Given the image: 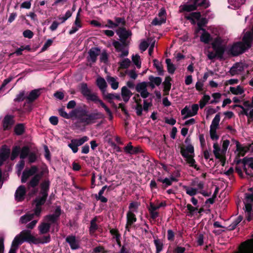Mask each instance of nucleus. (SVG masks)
<instances>
[{
    "label": "nucleus",
    "mask_w": 253,
    "mask_h": 253,
    "mask_svg": "<svg viewBox=\"0 0 253 253\" xmlns=\"http://www.w3.org/2000/svg\"><path fill=\"white\" fill-rule=\"evenodd\" d=\"M50 241V236L49 235L35 238L31 235L30 230H24L15 237L12 241L11 248L17 250L18 246L24 241L45 244L49 243Z\"/></svg>",
    "instance_id": "1"
},
{
    "label": "nucleus",
    "mask_w": 253,
    "mask_h": 253,
    "mask_svg": "<svg viewBox=\"0 0 253 253\" xmlns=\"http://www.w3.org/2000/svg\"><path fill=\"white\" fill-rule=\"evenodd\" d=\"M49 182L48 180H45L41 184V190L40 195L35 200L36 209L35 213L39 215L41 211V206L42 205L46 199L48 195V191L49 189Z\"/></svg>",
    "instance_id": "2"
},
{
    "label": "nucleus",
    "mask_w": 253,
    "mask_h": 253,
    "mask_svg": "<svg viewBox=\"0 0 253 253\" xmlns=\"http://www.w3.org/2000/svg\"><path fill=\"white\" fill-rule=\"evenodd\" d=\"M180 153L182 156L184 158L185 161L189 166L194 168L196 169H198L196 164V162L193 159L194 158V147L192 145L187 146L186 148H181Z\"/></svg>",
    "instance_id": "3"
},
{
    "label": "nucleus",
    "mask_w": 253,
    "mask_h": 253,
    "mask_svg": "<svg viewBox=\"0 0 253 253\" xmlns=\"http://www.w3.org/2000/svg\"><path fill=\"white\" fill-rule=\"evenodd\" d=\"M212 46L215 52H209L207 55L209 59H213L216 56L221 57L224 53L225 47L221 43L220 38H216L212 43Z\"/></svg>",
    "instance_id": "4"
},
{
    "label": "nucleus",
    "mask_w": 253,
    "mask_h": 253,
    "mask_svg": "<svg viewBox=\"0 0 253 253\" xmlns=\"http://www.w3.org/2000/svg\"><path fill=\"white\" fill-rule=\"evenodd\" d=\"M193 4H187L181 5L179 7V12H189L195 10L198 6L207 8L209 6L208 0H191Z\"/></svg>",
    "instance_id": "5"
},
{
    "label": "nucleus",
    "mask_w": 253,
    "mask_h": 253,
    "mask_svg": "<svg viewBox=\"0 0 253 253\" xmlns=\"http://www.w3.org/2000/svg\"><path fill=\"white\" fill-rule=\"evenodd\" d=\"M103 118V115L101 113L96 112L90 114H87L86 112H83L82 115L79 117L81 123L85 125H89L94 123L95 121Z\"/></svg>",
    "instance_id": "6"
},
{
    "label": "nucleus",
    "mask_w": 253,
    "mask_h": 253,
    "mask_svg": "<svg viewBox=\"0 0 253 253\" xmlns=\"http://www.w3.org/2000/svg\"><path fill=\"white\" fill-rule=\"evenodd\" d=\"M236 106L242 109V114L245 115L248 118H253V97H252V102L249 101H246L243 102V105H238Z\"/></svg>",
    "instance_id": "7"
},
{
    "label": "nucleus",
    "mask_w": 253,
    "mask_h": 253,
    "mask_svg": "<svg viewBox=\"0 0 253 253\" xmlns=\"http://www.w3.org/2000/svg\"><path fill=\"white\" fill-rule=\"evenodd\" d=\"M199 109V106L197 104L192 106H186L181 111L182 115L184 116L183 119H186L196 115Z\"/></svg>",
    "instance_id": "8"
},
{
    "label": "nucleus",
    "mask_w": 253,
    "mask_h": 253,
    "mask_svg": "<svg viewBox=\"0 0 253 253\" xmlns=\"http://www.w3.org/2000/svg\"><path fill=\"white\" fill-rule=\"evenodd\" d=\"M81 91L82 94L88 100L95 101L98 96L87 87L86 84H82L81 85Z\"/></svg>",
    "instance_id": "9"
},
{
    "label": "nucleus",
    "mask_w": 253,
    "mask_h": 253,
    "mask_svg": "<svg viewBox=\"0 0 253 253\" xmlns=\"http://www.w3.org/2000/svg\"><path fill=\"white\" fill-rule=\"evenodd\" d=\"M113 45L115 48L116 51L121 52V53L119 55V57L122 58L128 55V50L126 47L125 42L121 43L118 41H114Z\"/></svg>",
    "instance_id": "10"
},
{
    "label": "nucleus",
    "mask_w": 253,
    "mask_h": 253,
    "mask_svg": "<svg viewBox=\"0 0 253 253\" xmlns=\"http://www.w3.org/2000/svg\"><path fill=\"white\" fill-rule=\"evenodd\" d=\"M147 83L143 82L137 84L135 89L136 90L140 93V96L144 99H146L149 97L150 93L148 91Z\"/></svg>",
    "instance_id": "11"
},
{
    "label": "nucleus",
    "mask_w": 253,
    "mask_h": 253,
    "mask_svg": "<svg viewBox=\"0 0 253 253\" xmlns=\"http://www.w3.org/2000/svg\"><path fill=\"white\" fill-rule=\"evenodd\" d=\"M213 153L216 158L220 159L222 163L225 161V155L226 153L222 149H221L217 143H214L213 145ZM224 164H222L223 165Z\"/></svg>",
    "instance_id": "12"
},
{
    "label": "nucleus",
    "mask_w": 253,
    "mask_h": 253,
    "mask_svg": "<svg viewBox=\"0 0 253 253\" xmlns=\"http://www.w3.org/2000/svg\"><path fill=\"white\" fill-rule=\"evenodd\" d=\"M116 33L120 38L123 42H125L126 40L132 35L130 31L127 30L125 28H119L116 30Z\"/></svg>",
    "instance_id": "13"
},
{
    "label": "nucleus",
    "mask_w": 253,
    "mask_h": 253,
    "mask_svg": "<svg viewBox=\"0 0 253 253\" xmlns=\"http://www.w3.org/2000/svg\"><path fill=\"white\" fill-rule=\"evenodd\" d=\"M53 222H51L50 221L46 220L45 218L44 220L41 222L38 226L39 234L43 235L47 233L49 231L51 224Z\"/></svg>",
    "instance_id": "14"
},
{
    "label": "nucleus",
    "mask_w": 253,
    "mask_h": 253,
    "mask_svg": "<svg viewBox=\"0 0 253 253\" xmlns=\"http://www.w3.org/2000/svg\"><path fill=\"white\" fill-rule=\"evenodd\" d=\"M135 103V109L138 116H141L142 113V105L141 104V99L139 94H135L132 98Z\"/></svg>",
    "instance_id": "15"
},
{
    "label": "nucleus",
    "mask_w": 253,
    "mask_h": 253,
    "mask_svg": "<svg viewBox=\"0 0 253 253\" xmlns=\"http://www.w3.org/2000/svg\"><path fill=\"white\" fill-rule=\"evenodd\" d=\"M37 168L32 166L30 169L25 170L22 174L21 181L22 183L26 182L27 179L32 175H34L37 171Z\"/></svg>",
    "instance_id": "16"
},
{
    "label": "nucleus",
    "mask_w": 253,
    "mask_h": 253,
    "mask_svg": "<svg viewBox=\"0 0 253 253\" xmlns=\"http://www.w3.org/2000/svg\"><path fill=\"white\" fill-rule=\"evenodd\" d=\"M66 241L69 244L72 250H77L80 248L79 241L74 236L67 237Z\"/></svg>",
    "instance_id": "17"
},
{
    "label": "nucleus",
    "mask_w": 253,
    "mask_h": 253,
    "mask_svg": "<svg viewBox=\"0 0 253 253\" xmlns=\"http://www.w3.org/2000/svg\"><path fill=\"white\" fill-rule=\"evenodd\" d=\"M26 194V188L24 186L21 185L18 187L15 193V200L18 201H22L24 200Z\"/></svg>",
    "instance_id": "18"
},
{
    "label": "nucleus",
    "mask_w": 253,
    "mask_h": 253,
    "mask_svg": "<svg viewBox=\"0 0 253 253\" xmlns=\"http://www.w3.org/2000/svg\"><path fill=\"white\" fill-rule=\"evenodd\" d=\"M242 249L237 253H253V242L248 241L242 244Z\"/></svg>",
    "instance_id": "19"
},
{
    "label": "nucleus",
    "mask_w": 253,
    "mask_h": 253,
    "mask_svg": "<svg viewBox=\"0 0 253 253\" xmlns=\"http://www.w3.org/2000/svg\"><path fill=\"white\" fill-rule=\"evenodd\" d=\"M244 70V66L242 63H236L230 70V73L232 76L240 74Z\"/></svg>",
    "instance_id": "20"
},
{
    "label": "nucleus",
    "mask_w": 253,
    "mask_h": 253,
    "mask_svg": "<svg viewBox=\"0 0 253 253\" xmlns=\"http://www.w3.org/2000/svg\"><path fill=\"white\" fill-rule=\"evenodd\" d=\"M127 222L126 226V230L129 231V228L131 226L132 224L136 221V217L134 213L127 212L126 214Z\"/></svg>",
    "instance_id": "21"
},
{
    "label": "nucleus",
    "mask_w": 253,
    "mask_h": 253,
    "mask_svg": "<svg viewBox=\"0 0 253 253\" xmlns=\"http://www.w3.org/2000/svg\"><path fill=\"white\" fill-rule=\"evenodd\" d=\"M132 95V92L126 86H124L122 88L121 95L125 102L128 101Z\"/></svg>",
    "instance_id": "22"
},
{
    "label": "nucleus",
    "mask_w": 253,
    "mask_h": 253,
    "mask_svg": "<svg viewBox=\"0 0 253 253\" xmlns=\"http://www.w3.org/2000/svg\"><path fill=\"white\" fill-rule=\"evenodd\" d=\"M41 89H36L32 90L26 98L29 102H32L36 100L41 93Z\"/></svg>",
    "instance_id": "23"
},
{
    "label": "nucleus",
    "mask_w": 253,
    "mask_h": 253,
    "mask_svg": "<svg viewBox=\"0 0 253 253\" xmlns=\"http://www.w3.org/2000/svg\"><path fill=\"white\" fill-rule=\"evenodd\" d=\"M10 154V149L6 147H3L0 151V165L8 158Z\"/></svg>",
    "instance_id": "24"
},
{
    "label": "nucleus",
    "mask_w": 253,
    "mask_h": 253,
    "mask_svg": "<svg viewBox=\"0 0 253 253\" xmlns=\"http://www.w3.org/2000/svg\"><path fill=\"white\" fill-rule=\"evenodd\" d=\"M40 214V213L39 215L36 214L35 212L34 213H27L20 217L19 222L22 224H26L32 220L35 215L39 216Z\"/></svg>",
    "instance_id": "25"
},
{
    "label": "nucleus",
    "mask_w": 253,
    "mask_h": 253,
    "mask_svg": "<svg viewBox=\"0 0 253 253\" xmlns=\"http://www.w3.org/2000/svg\"><path fill=\"white\" fill-rule=\"evenodd\" d=\"M13 124V120L12 116H6L3 121V126L4 129H9Z\"/></svg>",
    "instance_id": "26"
},
{
    "label": "nucleus",
    "mask_w": 253,
    "mask_h": 253,
    "mask_svg": "<svg viewBox=\"0 0 253 253\" xmlns=\"http://www.w3.org/2000/svg\"><path fill=\"white\" fill-rule=\"evenodd\" d=\"M171 78L169 77H167L163 83L164 85V95H167L169 94V91L171 88V84L170 83Z\"/></svg>",
    "instance_id": "27"
},
{
    "label": "nucleus",
    "mask_w": 253,
    "mask_h": 253,
    "mask_svg": "<svg viewBox=\"0 0 253 253\" xmlns=\"http://www.w3.org/2000/svg\"><path fill=\"white\" fill-rule=\"evenodd\" d=\"M158 181L162 182L164 184V186L166 187L171 185L172 182L177 181V179L173 176H171L169 178H165L164 179L160 177L158 179Z\"/></svg>",
    "instance_id": "28"
},
{
    "label": "nucleus",
    "mask_w": 253,
    "mask_h": 253,
    "mask_svg": "<svg viewBox=\"0 0 253 253\" xmlns=\"http://www.w3.org/2000/svg\"><path fill=\"white\" fill-rule=\"evenodd\" d=\"M100 53V50L97 48H92L89 52V60L91 61L92 62H94L97 58V56Z\"/></svg>",
    "instance_id": "29"
},
{
    "label": "nucleus",
    "mask_w": 253,
    "mask_h": 253,
    "mask_svg": "<svg viewBox=\"0 0 253 253\" xmlns=\"http://www.w3.org/2000/svg\"><path fill=\"white\" fill-rule=\"evenodd\" d=\"M201 30L203 32L200 37L201 41L205 43H209L212 40L211 36L205 29H201Z\"/></svg>",
    "instance_id": "30"
},
{
    "label": "nucleus",
    "mask_w": 253,
    "mask_h": 253,
    "mask_svg": "<svg viewBox=\"0 0 253 253\" xmlns=\"http://www.w3.org/2000/svg\"><path fill=\"white\" fill-rule=\"evenodd\" d=\"M60 213V209L59 208H57L54 214L47 215L45 217V220L50 221L51 222H54L57 218L59 216Z\"/></svg>",
    "instance_id": "31"
},
{
    "label": "nucleus",
    "mask_w": 253,
    "mask_h": 253,
    "mask_svg": "<svg viewBox=\"0 0 253 253\" xmlns=\"http://www.w3.org/2000/svg\"><path fill=\"white\" fill-rule=\"evenodd\" d=\"M82 24L81 20L75 19L73 26H72L71 30L69 32V34L72 35L75 33L79 30L80 28H82Z\"/></svg>",
    "instance_id": "32"
},
{
    "label": "nucleus",
    "mask_w": 253,
    "mask_h": 253,
    "mask_svg": "<svg viewBox=\"0 0 253 253\" xmlns=\"http://www.w3.org/2000/svg\"><path fill=\"white\" fill-rule=\"evenodd\" d=\"M41 178V175H35L30 181L28 185V189H30L31 187L34 188L36 187L38 184Z\"/></svg>",
    "instance_id": "33"
},
{
    "label": "nucleus",
    "mask_w": 253,
    "mask_h": 253,
    "mask_svg": "<svg viewBox=\"0 0 253 253\" xmlns=\"http://www.w3.org/2000/svg\"><path fill=\"white\" fill-rule=\"evenodd\" d=\"M107 81L110 84L111 87L113 89H117L119 86V82L117 81V78L108 76L107 77Z\"/></svg>",
    "instance_id": "34"
},
{
    "label": "nucleus",
    "mask_w": 253,
    "mask_h": 253,
    "mask_svg": "<svg viewBox=\"0 0 253 253\" xmlns=\"http://www.w3.org/2000/svg\"><path fill=\"white\" fill-rule=\"evenodd\" d=\"M231 6H229V7L231 8H239L240 6L243 4L245 1V0H228Z\"/></svg>",
    "instance_id": "35"
},
{
    "label": "nucleus",
    "mask_w": 253,
    "mask_h": 253,
    "mask_svg": "<svg viewBox=\"0 0 253 253\" xmlns=\"http://www.w3.org/2000/svg\"><path fill=\"white\" fill-rule=\"evenodd\" d=\"M97 85L103 92L105 91L106 87V83L105 80L102 78H98L96 81Z\"/></svg>",
    "instance_id": "36"
},
{
    "label": "nucleus",
    "mask_w": 253,
    "mask_h": 253,
    "mask_svg": "<svg viewBox=\"0 0 253 253\" xmlns=\"http://www.w3.org/2000/svg\"><path fill=\"white\" fill-rule=\"evenodd\" d=\"M131 64V61L128 58H125L119 62V64L120 69H127Z\"/></svg>",
    "instance_id": "37"
},
{
    "label": "nucleus",
    "mask_w": 253,
    "mask_h": 253,
    "mask_svg": "<svg viewBox=\"0 0 253 253\" xmlns=\"http://www.w3.org/2000/svg\"><path fill=\"white\" fill-rule=\"evenodd\" d=\"M200 17L201 14L200 12H193L190 15L186 16V18L191 20L193 24L195 23V20H200Z\"/></svg>",
    "instance_id": "38"
},
{
    "label": "nucleus",
    "mask_w": 253,
    "mask_h": 253,
    "mask_svg": "<svg viewBox=\"0 0 253 253\" xmlns=\"http://www.w3.org/2000/svg\"><path fill=\"white\" fill-rule=\"evenodd\" d=\"M183 188L186 191V194L191 196H193L196 195L198 193L197 189L196 188L190 187L187 186H183Z\"/></svg>",
    "instance_id": "39"
},
{
    "label": "nucleus",
    "mask_w": 253,
    "mask_h": 253,
    "mask_svg": "<svg viewBox=\"0 0 253 253\" xmlns=\"http://www.w3.org/2000/svg\"><path fill=\"white\" fill-rule=\"evenodd\" d=\"M154 244L156 248V253H160L163 249V243L159 239H155L154 241Z\"/></svg>",
    "instance_id": "40"
},
{
    "label": "nucleus",
    "mask_w": 253,
    "mask_h": 253,
    "mask_svg": "<svg viewBox=\"0 0 253 253\" xmlns=\"http://www.w3.org/2000/svg\"><path fill=\"white\" fill-rule=\"evenodd\" d=\"M220 120V116L218 114L216 115L212 121L211 124L210 126V128L216 129L218 126Z\"/></svg>",
    "instance_id": "41"
},
{
    "label": "nucleus",
    "mask_w": 253,
    "mask_h": 253,
    "mask_svg": "<svg viewBox=\"0 0 253 253\" xmlns=\"http://www.w3.org/2000/svg\"><path fill=\"white\" fill-rule=\"evenodd\" d=\"M230 91L231 93L236 95H240L244 92V89L240 85H238L236 87H230Z\"/></svg>",
    "instance_id": "42"
},
{
    "label": "nucleus",
    "mask_w": 253,
    "mask_h": 253,
    "mask_svg": "<svg viewBox=\"0 0 253 253\" xmlns=\"http://www.w3.org/2000/svg\"><path fill=\"white\" fill-rule=\"evenodd\" d=\"M95 103H98L100 104V105L105 109L107 113L108 114V115L110 116V119H112V112L111 110L108 108V107L101 100L97 98L96 100L94 101Z\"/></svg>",
    "instance_id": "43"
},
{
    "label": "nucleus",
    "mask_w": 253,
    "mask_h": 253,
    "mask_svg": "<svg viewBox=\"0 0 253 253\" xmlns=\"http://www.w3.org/2000/svg\"><path fill=\"white\" fill-rule=\"evenodd\" d=\"M236 147L239 156H244L248 150L247 148L241 146L238 142L237 143Z\"/></svg>",
    "instance_id": "44"
},
{
    "label": "nucleus",
    "mask_w": 253,
    "mask_h": 253,
    "mask_svg": "<svg viewBox=\"0 0 253 253\" xmlns=\"http://www.w3.org/2000/svg\"><path fill=\"white\" fill-rule=\"evenodd\" d=\"M152 106V99H144L143 101V106L142 110L147 112L150 107Z\"/></svg>",
    "instance_id": "45"
},
{
    "label": "nucleus",
    "mask_w": 253,
    "mask_h": 253,
    "mask_svg": "<svg viewBox=\"0 0 253 253\" xmlns=\"http://www.w3.org/2000/svg\"><path fill=\"white\" fill-rule=\"evenodd\" d=\"M166 62L167 65L168 72L170 74H173L175 70V67L174 65L171 63V60L170 59H167Z\"/></svg>",
    "instance_id": "46"
},
{
    "label": "nucleus",
    "mask_w": 253,
    "mask_h": 253,
    "mask_svg": "<svg viewBox=\"0 0 253 253\" xmlns=\"http://www.w3.org/2000/svg\"><path fill=\"white\" fill-rule=\"evenodd\" d=\"M140 204L138 202H133L129 204L128 212L134 213L137 211V209Z\"/></svg>",
    "instance_id": "47"
},
{
    "label": "nucleus",
    "mask_w": 253,
    "mask_h": 253,
    "mask_svg": "<svg viewBox=\"0 0 253 253\" xmlns=\"http://www.w3.org/2000/svg\"><path fill=\"white\" fill-rule=\"evenodd\" d=\"M132 61L133 63L136 65V66L138 68H141V62L140 60V57L138 54H135L134 55H132Z\"/></svg>",
    "instance_id": "48"
},
{
    "label": "nucleus",
    "mask_w": 253,
    "mask_h": 253,
    "mask_svg": "<svg viewBox=\"0 0 253 253\" xmlns=\"http://www.w3.org/2000/svg\"><path fill=\"white\" fill-rule=\"evenodd\" d=\"M29 152V149L28 147H23L21 151L20 150V158L21 159H24L28 155Z\"/></svg>",
    "instance_id": "49"
},
{
    "label": "nucleus",
    "mask_w": 253,
    "mask_h": 253,
    "mask_svg": "<svg viewBox=\"0 0 253 253\" xmlns=\"http://www.w3.org/2000/svg\"><path fill=\"white\" fill-rule=\"evenodd\" d=\"M154 65L156 67L159 75H163V69L162 65L156 59L154 60Z\"/></svg>",
    "instance_id": "50"
},
{
    "label": "nucleus",
    "mask_w": 253,
    "mask_h": 253,
    "mask_svg": "<svg viewBox=\"0 0 253 253\" xmlns=\"http://www.w3.org/2000/svg\"><path fill=\"white\" fill-rule=\"evenodd\" d=\"M72 15V12L70 10H68L64 16H59L58 19L61 21V23L65 22L68 18L71 17Z\"/></svg>",
    "instance_id": "51"
},
{
    "label": "nucleus",
    "mask_w": 253,
    "mask_h": 253,
    "mask_svg": "<svg viewBox=\"0 0 253 253\" xmlns=\"http://www.w3.org/2000/svg\"><path fill=\"white\" fill-rule=\"evenodd\" d=\"M149 80L153 83V84H155L157 86L160 85L162 82V80L160 77H154L153 76H150L149 77Z\"/></svg>",
    "instance_id": "52"
},
{
    "label": "nucleus",
    "mask_w": 253,
    "mask_h": 253,
    "mask_svg": "<svg viewBox=\"0 0 253 253\" xmlns=\"http://www.w3.org/2000/svg\"><path fill=\"white\" fill-rule=\"evenodd\" d=\"M96 218H94L90 222V227L89 228V231L91 234L94 233V232L97 230L98 226L96 223Z\"/></svg>",
    "instance_id": "53"
},
{
    "label": "nucleus",
    "mask_w": 253,
    "mask_h": 253,
    "mask_svg": "<svg viewBox=\"0 0 253 253\" xmlns=\"http://www.w3.org/2000/svg\"><path fill=\"white\" fill-rule=\"evenodd\" d=\"M166 21V17H158L155 18L153 21L152 22V24L154 25H161L162 23H165Z\"/></svg>",
    "instance_id": "54"
},
{
    "label": "nucleus",
    "mask_w": 253,
    "mask_h": 253,
    "mask_svg": "<svg viewBox=\"0 0 253 253\" xmlns=\"http://www.w3.org/2000/svg\"><path fill=\"white\" fill-rule=\"evenodd\" d=\"M210 99V96L208 95H205L200 101V107L203 108Z\"/></svg>",
    "instance_id": "55"
},
{
    "label": "nucleus",
    "mask_w": 253,
    "mask_h": 253,
    "mask_svg": "<svg viewBox=\"0 0 253 253\" xmlns=\"http://www.w3.org/2000/svg\"><path fill=\"white\" fill-rule=\"evenodd\" d=\"M20 148L19 146H15L13 148L11 156V159L12 160L15 159L18 156L20 153Z\"/></svg>",
    "instance_id": "56"
},
{
    "label": "nucleus",
    "mask_w": 253,
    "mask_h": 253,
    "mask_svg": "<svg viewBox=\"0 0 253 253\" xmlns=\"http://www.w3.org/2000/svg\"><path fill=\"white\" fill-rule=\"evenodd\" d=\"M243 162L245 165H248L251 168L253 169V159L252 158L245 157L243 159Z\"/></svg>",
    "instance_id": "57"
},
{
    "label": "nucleus",
    "mask_w": 253,
    "mask_h": 253,
    "mask_svg": "<svg viewBox=\"0 0 253 253\" xmlns=\"http://www.w3.org/2000/svg\"><path fill=\"white\" fill-rule=\"evenodd\" d=\"M68 146L72 149L73 153H75L78 152V146L73 139L71 141V143L68 144Z\"/></svg>",
    "instance_id": "58"
},
{
    "label": "nucleus",
    "mask_w": 253,
    "mask_h": 253,
    "mask_svg": "<svg viewBox=\"0 0 253 253\" xmlns=\"http://www.w3.org/2000/svg\"><path fill=\"white\" fill-rule=\"evenodd\" d=\"M88 139V138L87 136H84L80 139H75L73 140L75 141L78 146H79L83 144L85 142L87 141Z\"/></svg>",
    "instance_id": "59"
},
{
    "label": "nucleus",
    "mask_w": 253,
    "mask_h": 253,
    "mask_svg": "<svg viewBox=\"0 0 253 253\" xmlns=\"http://www.w3.org/2000/svg\"><path fill=\"white\" fill-rule=\"evenodd\" d=\"M115 23L116 27L124 26L125 24V20L124 18L116 17L115 18Z\"/></svg>",
    "instance_id": "60"
},
{
    "label": "nucleus",
    "mask_w": 253,
    "mask_h": 253,
    "mask_svg": "<svg viewBox=\"0 0 253 253\" xmlns=\"http://www.w3.org/2000/svg\"><path fill=\"white\" fill-rule=\"evenodd\" d=\"M24 126L22 124L17 125L15 127V132L17 134H21L24 131Z\"/></svg>",
    "instance_id": "61"
},
{
    "label": "nucleus",
    "mask_w": 253,
    "mask_h": 253,
    "mask_svg": "<svg viewBox=\"0 0 253 253\" xmlns=\"http://www.w3.org/2000/svg\"><path fill=\"white\" fill-rule=\"evenodd\" d=\"M126 73L128 75V76L132 79L135 80L137 77L138 75L135 72L134 70H131L129 71H127Z\"/></svg>",
    "instance_id": "62"
},
{
    "label": "nucleus",
    "mask_w": 253,
    "mask_h": 253,
    "mask_svg": "<svg viewBox=\"0 0 253 253\" xmlns=\"http://www.w3.org/2000/svg\"><path fill=\"white\" fill-rule=\"evenodd\" d=\"M25 98V92L24 91L20 92L17 95L16 98L14 99L15 101H21Z\"/></svg>",
    "instance_id": "63"
},
{
    "label": "nucleus",
    "mask_w": 253,
    "mask_h": 253,
    "mask_svg": "<svg viewBox=\"0 0 253 253\" xmlns=\"http://www.w3.org/2000/svg\"><path fill=\"white\" fill-rule=\"evenodd\" d=\"M124 149L126 153L131 154H134L133 148L131 145V143H128L127 146L124 148Z\"/></svg>",
    "instance_id": "64"
}]
</instances>
